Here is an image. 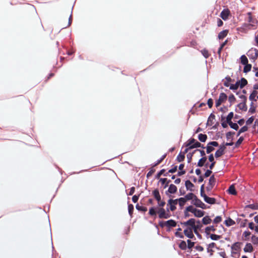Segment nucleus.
Here are the masks:
<instances>
[{"mask_svg":"<svg viewBox=\"0 0 258 258\" xmlns=\"http://www.w3.org/2000/svg\"><path fill=\"white\" fill-rule=\"evenodd\" d=\"M180 224L185 226H189L199 239H202L203 238L202 235L197 232V229L203 227L200 220H196V219L191 218L186 221L180 222Z\"/></svg>","mask_w":258,"mask_h":258,"instance_id":"f257e3e1","label":"nucleus"},{"mask_svg":"<svg viewBox=\"0 0 258 258\" xmlns=\"http://www.w3.org/2000/svg\"><path fill=\"white\" fill-rule=\"evenodd\" d=\"M166 203L163 200H161L159 202H157V206H153L149 208L148 214L152 217H155V218H157V212L156 210L158 209V207L159 208H164V206L165 205Z\"/></svg>","mask_w":258,"mask_h":258,"instance_id":"f03ea898","label":"nucleus"},{"mask_svg":"<svg viewBox=\"0 0 258 258\" xmlns=\"http://www.w3.org/2000/svg\"><path fill=\"white\" fill-rule=\"evenodd\" d=\"M216 183V178L215 177V175L213 174L212 175L210 176L209 179V181L207 186L206 187V191L208 192L209 195H214L212 190L215 185Z\"/></svg>","mask_w":258,"mask_h":258,"instance_id":"7ed1b4c3","label":"nucleus"},{"mask_svg":"<svg viewBox=\"0 0 258 258\" xmlns=\"http://www.w3.org/2000/svg\"><path fill=\"white\" fill-rule=\"evenodd\" d=\"M177 192V186L172 183L169 184L168 188L165 191L166 196L168 198H171L172 195L175 194Z\"/></svg>","mask_w":258,"mask_h":258,"instance_id":"20e7f679","label":"nucleus"},{"mask_svg":"<svg viewBox=\"0 0 258 258\" xmlns=\"http://www.w3.org/2000/svg\"><path fill=\"white\" fill-rule=\"evenodd\" d=\"M215 155L212 153H210L207 157V159L210 163L209 162L206 163L205 164V167H209L211 169H213L216 163V161L215 160Z\"/></svg>","mask_w":258,"mask_h":258,"instance_id":"39448f33","label":"nucleus"},{"mask_svg":"<svg viewBox=\"0 0 258 258\" xmlns=\"http://www.w3.org/2000/svg\"><path fill=\"white\" fill-rule=\"evenodd\" d=\"M156 211L158 214V217L160 219H167L171 216V214L166 213L164 208H158Z\"/></svg>","mask_w":258,"mask_h":258,"instance_id":"423d86ee","label":"nucleus"},{"mask_svg":"<svg viewBox=\"0 0 258 258\" xmlns=\"http://www.w3.org/2000/svg\"><path fill=\"white\" fill-rule=\"evenodd\" d=\"M219 16L224 21H227L229 19V17L231 16L230 11L227 8H224L221 12Z\"/></svg>","mask_w":258,"mask_h":258,"instance_id":"0eeeda50","label":"nucleus"},{"mask_svg":"<svg viewBox=\"0 0 258 258\" xmlns=\"http://www.w3.org/2000/svg\"><path fill=\"white\" fill-rule=\"evenodd\" d=\"M226 149V147L223 145V143H222L220 146H218V149L216 151L214 155L216 159L219 158L221 156L225 154V150Z\"/></svg>","mask_w":258,"mask_h":258,"instance_id":"6e6552de","label":"nucleus"},{"mask_svg":"<svg viewBox=\"0 0 258 258\" xmlns=\"http://www.w3.org/2000/svg\"><path fill=\"white\" fill-rule=\"evenodd\" d=\"M192 229L191 228H186L183 230V233L184 235L189 239L196 240V238L192 232Z\"/></svg>","mask_w":258,"mask_h":258,"instance_id":"1a4fd4ad","label":"nucleus"},{"mask_svg":"<svg viewBox=\"0 0 258 258\" xmlns=\"http://www.w3.org/2000/svg\"><path fill=\"white\" fill-rule=\"evenodd\" d=\"M171 181L170 179H168L167 178H161L159 179V181H158L157 185H159V182H160L161 184V188L162 187L163 189H165L169 186V184Z\"/></svg>","mask_w":258,"mask_h":258,"instance_id":"9d476101","label":"nucleus"},{"mask_svg":"<svg viewBox=\"0 0 258 258\" xmlns=\"http://www.w3.org/2000/svg\"><path fill=\"white\" fill-rule=\"evenodd\" d=\"M201 197L203 198L204 202L208 204L214 205L216 204L217 199L215 198L210 197L206 194L201 196Z\"/></svg>","mask_w":258,"mask_h":258,"instance_id":"9b49d317","label":"nucleus"},{"mask_svg":"<svg viewBox=\"0 0 258 258\" xmlns=\"http://www.w3.org/2000/svg\"><path fill=\"white\" fill-rule=\"evenodd\" d=\"M165 169H162L158 171L154 176V179H158L161 178L160 176L163 175L164 176H170V175L168 174V172H165Z\"/></svg>","mask_w":258,"mask_h":258,"instance_id":"f8f14e48","label":"nucleus"},{"mask_svg":"<svg viewBox=\"0 0 258 258\" xmlns=\"http://www.w3.org/2000/svg\"><path fill=\"white\" fill-rule=\"evenodd\" d=\"M205 213L206 212L204 210L199 209L197 208H195L194 212H192L194 216L197 218H201L203 217Z\"/></svg>","mask_w":258,"mask_h":258,"instance_id":"ddd939ff","label":"nucleus"},{"mask_svg":"<svg viewBox=\"0 0 258 258\" xmlns=\"http://www.w3.org/2000/svg\"><path fill=\"white\" fill-rule=\"evenodd\" d=\"M203 202L196 196H195V198L190 201V204L194 206L195 208L201 207V206Z\"/></svg>","mask_w":258,"mask_h":258,"instance_id":"4468645a","label":"nucleus"},{"mask_svg":"<svg viewBox=\"0 0 258 258\" xmlns=\"http://www.w3.org/2000/svg\"><path fill=\"white\" fill-rule=\"evenodd\" d=\"M152 195L154 197L155 200H156L157 202L161 200V196L160 195V191L158 188H155L152 191Z\"/></svg>","mask_w":258,"mask_h":258,"instance_id":"2eb2a0df","label":"nucleus"},{"mask_svg":"<svg viewBox=\"0 0 258 258\" xmlns=\"http://www.w3.org/2000/svg\"><path fill=\"white\" fill-rule=\"evenodd\" d=\"M184 185L186 188V190L194 191L193 188L195 187V185L189 180L187 179L185 180Z\"/></svg>","mask_w":258,"mask_h":258,"instance_id":"dca6fc26","label":"nucleus"},{"mask_svg":"<svg viewBox=\"0 0 258 258\" xmlns=\"http://www.w3.org/2000/svg\"><path fill=\"white\" fill-rule=\"evenodd\" d=\"M226 191L229 195H236L237 194V191L233 183L229 185Z\"/></svg>","mask_w":258,"mask_h":258,"instance_id":"f3484780","label":"nucleus"},{"mask_svg":"<svg viewBox=\"0 0 258 258\" xmlns=\"http://www.w3.org/2000/svg\"><path fill=\"white\" fill-rule=\"evenodd\" d=\"M257 91L255 90L250 91V93L249 96L248 97L249 100L251 101V102H254L256 101V99L255 97H256L258 99V95H256L257 94Z\"/></svg>","mask_w":258,"mask_h":258,"instance_id":"a211bd4d","label":"nucleus"},{"mask_svg":"<svg viewBox=\"0 0 258 258\" xmlns=\"http://www.w3.org/2000/svg\"><path fill=\"white\" fill-rule=\"evenodd\" d=\"M211 222L212 219H211V217L209 215H207L202 218L201 223L202 225H207L210 224Z\"/></svg>","mask_w":258,"mask_h":258,"instance_id":"6ab92c4d","label":"nucleus"},{"mask_svg":"<svg viewBox=\"0 0 258 258\" xmlns=\"http://www.w3.org/2000/svg\"><path fill=\"white\" fill-rule=\"evenodd\" d=\"M251 233L248 229L245 230L242 235L241 239L243 240L249 241L250 240V235Z\"/></svg>","mask_w":258,"mask_h":258,"instance_id":"aec40b11","label":"nucleus"},{"mask_svg":"<svg viewBox=\"0 0 258 258\" xmlns=\"http://www.w3.org/2000/svg\"><path fill=\"white\" fill-rule=\"evenodd\" d=\"M214 112L213 111L209 115L207 122H206V127L209 125H212L214 123L213 120L215 119Z\"/></svg>","mask_w":258,"mask_h":258,"instance_id":"412c9836","label":"nucleus"},{"mask_svg":"<svg viewBox=\"0 0 258 258\" xmlns=\"http://www.w3.org/2000/svg\"><path fill=\"white\" fill-rule=\"evenodd\" d=\"M239 79L238 77H237L236 82L234 84H230L229 89L232 91H236L239 87Z\"/></svg>","mask_w":258,"mask_h":258,"instance_id":"4be33fe9","label":"nucleus"},{"mask_svg":"<svg viewBox=\"0 0 258 258\" xmlns=\"http://www.w3.org/2000/svg\"><path fill=\"white\" fill-rule=\"evenodd\" d=\"M223 224L227 227H229L235 224V222L232 220L230 217H227L226 220L224 221Z\"/></svg>","mask_w":258,"mask_h":258,"instance_id":"5701e85b","label":"nucleus"},{"mask_svg":"<svg viewBox=\"0 0 258 258\" xmlns=\"http://www.w3.org/2000/svg\"><path fill=\"white\" fill-rule=\"evenodd\" d=\"M70 50H67V51H66V52H61L60 51H59V53H61L62 55H64V54H67L68 55H69V56H71V55H74V53H75L76 52V49H74L72 46V44H71V42H70Z\"/></svg>","mask_w":258,"mask_h":258,"instance_id":"b1692460","label":"nucleus"},{"mask_svg":"<svg viewBox=\"0 0 258 258\" xmlns=\"http://www.w3.org/2000/svg\"><path fill=\"white\" fill-rule=\"evenodd\" d=\"M253 250V246L250 243L246 242L245 247L243 248V251L245 253L251 252Z\"/></svg>","mask_w":258,"mask_h":258,"instance_id":"393cba45","label":"nucleus"},{"mask_svg":"<svg viewBox=\"0 0 258 258\" xmlns=\"http://www.w3.org/2000/svg\"><path fill=\"white\" fill-rule=\"evenodd\" d=\"M253 26H254V24L244 23L241 26L240 29L242 31L245 32L246 31L250 29V27H252Z\"/></svg>","mask_w":258,"mask_h":258,"instance_id":"a878e982","label":"nucleus"},{"mask_svg":"<svg viewBox=\"0 0 258 258\" xmlns=\"http://www.w3.org/2000/svg\"><path fill=\"white\" fill-rule=\"evenodd\" d=\"M228 32V29H225L221 31L218 35V39L219 40H223L227 36Z\"/></svg>","mask_w":258,"mask_h":258,"instance_id":"bb28decb","label":"nucleus"},{"mask_svg":"<svg viewBox=\"0 0 258 258\" xmlns=\"http://www.w3.org/2000/svg\"><path fill=\"white\" fill-rule=\"evenodd\" d=\"M232 81L231 77L227 75L225 77L224 79L222 80V82H223V85L226 87H228L230 86V82Z\"/></svg>","mask_w":258,"mask_h":258,"instance_id":"cd10ccee","label":"nucleus"},{"mask_svg":"<svg viewBox=\"0 0 258 258\" xmlns=\"http://www.w3.org/2000/svg\"><path fill=\"white\" fill-rule=\"evenodd\" d=\"M187 242L183 240H179V243H178V247L180 249L183 250H186L187 248Z\"/></svg>","mask_w":258,"mask_h":258,"instance_id":"c85d7f7f","label":"nucleus"},{"mask_svg":"<svg viewBox=\"0 0 258 258\" xmlns=\"http://www.w3.org/2000/svg\"><path fill=\"white\" fill-rule=\"evenodd\" d=\"M186 242H187V248L188 249L187 250V252H188L190 253H191V249L194 247L196 242L191 241L190 239H187L186 241Z\"/></svg>","mask_w":258,"mask_h":258,"instance_id":"c756f323","label":"nucleus"},{"mask_svg":"<svg viewBox=\"0 0 258 258\" xmlns=\"http://www.w3.org/2000/svg\"><path fill=\"white\" fill-rule=\"evenodd\" d=\"M176 201H178L179 209L181 210L183 209L184 205L187 202L183 197L177 198L176 199Z\"/></svg>","mask_w":258,"mask_h":258,"instance_id":"7c9ffc66","label":"nucleus"},{"mask_svg":"<svg viewBox=\"0 0 258 258\" xmlns=\"http://www.w3.org/2000/svg\"><path fill=\"white\" fill-rule=\"evenodd\" d=\"M207 160V159L205 158V157L201 158L197 163H192L194 165H196V166L198 167H202L203 166H205V164L204 162H206Z\"/></svg>","mask_w":258,"mask_h":258,"instance_id":"2f4dec72","label":"nucleus"},{"mask_svg":"<svg viewBox=\"0 0 258 258\" xmlns=\"http://www.w3.org/2000/svg\"><path fill=\"white\" fill-rule=\"evenodd\" d=\"M167 155V153L164 154L163 155L161 156V157L156 160L155 162L151 164V166L152 167H155L159 164H160L166 157Z\"/></svg>","mask_w":258,"mask_h":258,"instance_id":"473e14b6","label":"nucleus"},{"mask_svg":"<svg viewBox=\"0 0 258 258\" xmlns=\"http://www.w3.org/2000/svg\"><path fill=\"white\" fill-rule=\"evenodd\" d=\"M198 139L201 143H205L208 139V136L205 134L200 133L198 135Z\"/></svg>","mask_w":258,"mask_h":258,"instance_id":"72a5a7b5","label":"nucleus"},{"mask_svg":"<svg viewBox=\"0 0 258 258\" xmlns=\"http://www.w3.org/2000/svg\"><path fill=\"white\" fill-rule=\"evenodd\" d=\"M195 196H196V195H195L192 191H190L189 192H188L187 194H185V196L183 197V198L185 199V200L187 202L189 201H191L192 199L195 198Z\"/></svg>","mask_w":258,"mask_h":258,"instance_id":"f704fd0d","label":"nucleus"},{"mask_svg":"<svg viewBox=\"0 0 258 258\" xmlns=\"http://www.w3.org/2000/svg\"><path fill=\"white\" fill-rule=\"evenodd\" d=\"M244 140V137L240 136L234 143V146L233 148V149L238 148Z\"/></svg>","mask_w":258,"mask_h":258,"instance_id":"c9c22d12","label":"nucleus"},{"mask_svg":"<svg viewBox=\"0 0 258 258\" xmlns=\"http://www.w3.org/2000/svg\"><path fill=\"white\" fill-rule=\"evenodd\" d=\"M248 60L245 54L241 55L239 58V63L242 65H245L248 63Z\"/></svg>","mask_w":258,"mask_h":258,"instance_id":"e433bc0d","label":"nucleus"},{"mask_svg":"<svg viewBox=\"0 0 258 258\" xmlns=\"http://www.w3.org/2000/svg\"><path fill=\"white\" fill-rule=\"evenodd\" d=\"M185 156L182 153L181 150L177 155L175 161L177 162H182L185 160Z\"/></svg>","mask_w":258,"mask_h":258,"instance_id":"4c0bfd02","label":"nucleus"},{"mask_svg":"<svg viewBox=\"0 0 258 258\" xmlns=\"http://www.w3.org/2000/svg\"><path fill=\"white\" fill-rule=\"evenodd\" d=\"M239 88L240 89H242L248 84V82L245 78L241 77L240 79L239 80Z\"/></svg>","mask_w":258,"mask_h":258,"instance_id":"58836bf2","label":"nucleus"},{"mask_svg":"<svg viewBox=\"0 0 258 258\" xmlns=\"http://www.w3.org/2000/svg\"><path fill=\"white\" fill-rule=\"evenodd\" d=\"M235 132L234 131H229L226 133V138L227 141L231 140V141L234 139L233 136L235 135Z\"/></svg>","mask_w":258,"mask_h":258,"instance_id":"ea45409f","label":"nucleus"},{"mask_svg":"<svg viewBox=\"0 0 258 258\" xmlns=\"http://www.w3.org/2000/svg\"><path fill=\"white\" fill-rule=\"evenodd\" d=\"M250 108L248 110V114H254L256 111V106L254 105V103L251 102L250 103Z\"/></svg>","mask_w":258,"mask_h":258,"instance_id":"a19ab883","label":"nucleus"},{"mask_svg":"<svg viewBox=\"0 0 258 258\" xmlns=\"http://www.w3.org/2000/svg\"><path fill=\"white\" fill-rule=\"evenodd\" d=\"M136 209L139 211L145 214L147 211V208L143 206H140L138 203L136 205Z\"/></svg>","mask_w":258,"mask_h":258,"instance_id":"79ce46f5","label":"nucleus"},{"mask_svg":"<svg viewBox=\"0 0 258 258\" xmlns=\"http://www.w3.org/2000/svg\"><path fill=\"white\" fill-rule=\"evenodd\" d=\"M243 243L241 242H235L231 246V249L236 250L237 249L240 248V245H242Z\"/></svg>","mask_w":258,"mask_h":258,"instance_id":"37998d69","label":"nucleus"},{"mask_svg":"<svg viewBox=\"0 0 258 258\" xmlns=\"http://www.w3.org/2000/svg\"><path fill=\"white\" fill-rule=\"evenodd\" d=\"M248 127L246 126L243 125L240 128L238 129L237 132L236 133V137H239L241 134L246 132L248 131Z\"/></svg>","mask_w":258,"mask_h":258,"instance_id":"c03bdc74","label":"nucleus"},{"mask_svg":"<svg viewBox=\"0 0 258 258\" xmlns=\"http://www.w3.org/2000/svg\"><path fill=\"white\" fill-rule=\"evenodd\" d=\"M127 210L128 212V214L131 216V217H133V214L134 210V206L131 204L129 202H127Z\"/></svg>","mask_w":258,"mask_h":258,"instance_id":"a18cd8bd","label":"nucleus"},{"mask_svg":"<svg viewBox=\"0 0 258 258\" xmlns=\"http://www.w3.org/2000/svg\"><path fill=\"white\" fill-rule=\"evenodd\" d=\"M196 153V149L192 151L189 152L186 155L187 162L188 163H190L192 160L194 155Z\"/></svg>","mask_w":258,"mask_h":258,"instance_id":"49530a36","label":"nucleus"},{"mask_svg":"<svg viewBox=\"0 0 258 258\" xmlns=\"http://www.w3.org/2000/svg\"><path fill=\"white\" fill-rule=\"evenodd\" d=\"M236 101V99L235 96L232 93H230L228 96V101L230 103L229 107H231L233 103H234Z\"/></svg>","mask_w":258,"mask_h":258,"instance_id":"de8ad7c7","label":"nucleus"},{"mask_svg":"<svg viewBox=\"0 0 258 258\" xmlns=\"http://www.w3.org/2000/svg\"><path fill=\"white\" fill-rule=\"evenodd\" d=\"M205 168H203V170L205 171V173L203 174V175L205 177L207 178L210 176L211 174L212 173V169L210 168L209 169H206Z\"/></svg>","mask_w":258,"mask_h":258,"instance_id":"09e8293b","label":"nucleus"},{"mask_svg":"<svg viewBox=\"0 0 258 258\" xmlns=\"http://www.w3.org/2000/svg\"><path fill=\"white\" fill-rule=\"evenodd\" d=\"M251 209L252 210H258V204H250L248 205H246L244 207V209Z\"/></svg>","mask_w":258,"mask_h":258,"instance_id":"8fccbe9b","label":"nucleus"},{"mask_svg":"<svg viewBox=\"0 0 258 258\" xmlns=\"http://www.w3.org/2000/svg\"><path fill=\"white\" fill-rule=\"evenodd\" d=\"M228 124L229 125L231 128L234 130L237 131L239 128V126L237 122H233L232 121H231L228 122Z\"/></svg>","mask_w":258,"mask_h":258,"instance_id":"3c124183","label":"nucleus"},{"mask_svg":"<svg viewBox=\"0 0 258 258\" xmlns=\"http://www.w3.org/2000/svg\"><path fill=\"white\" fill-rule=\"evenodd\" d=\"M243 66H244L243 70V73L247 74L251 70V68H252L251 64L247 63L246 64L243 65Z\"/></svg>","mask_w":258,"mask_h":258,"instance_id":"603ef678","label":"nucleus"},{"mask_svg":"<svg viewBox=\"0 0 258 258\" xmlns=\"http://www.w3.org/2000/svg\"><path fill=\"white\" fill-rule=\"evenodd\" d=\"M209 236H210V238L211 240H214V241L218 240H219L222 237L221 235H217V234H215V233L211 234Z\"/></svg>","mask_w":258,"mask_h":258,"instance_id":"864d4df0","label":"nucleus"},{"mask_svg":"<svg viewBox=\"0 0 258 258\" xmlns=\"http://www.w3.org/2000/svg\"><path fill=\"white\" fill-rule=\"evenodd\" d=\"M171 167V168L169 169L168 171V173L169 174V173H174L177 170L178 166L177 165H175L174 164H172Z\"/></svg>","mask_w":258,"mask_h":258,"instance_id":"5fc2aeb1","label":"nucleus"},{"mask_svg":"<svg viewBox=\"0 0 258 258\" xmlns=\"http://www.w3.org/2000/svg\"><path fill=\"white\" fill-rule=\"evenodd\" d=\"M206 153L207 154H210V153H211L212 152L214 151L215 148H214L213 146L209 145V144L208 143L207 145L206 146Z\"/></svg>","mask_w":258,"mask_h":258,"instance_id":"6e6d98bb","label":"nucleus"},{"mask_svg":"<svg viewBox=\"0 0 258 258\" xmlns=\"http://www.w3.org/2000/svg\"><path fill=\"white\" fill-rule=\"evenodd\" d=\"M254 119V116H251L250 117L248 118V119L245 121V125L244 126H246L248 127V126H250L253 122V120Z\"/></svg>","mask_w":258,"mask_h":258,"instance_id":"4d7b16f0","label":"nucleus"},{"mask_svg":"<svg viewBox=\"0 0 258 258\" xmlns=\"http://www.w3.org/2000/svg\"><path fill=\"white\" fill-rule=\"evenodd\" d=\"M223 135V131H221V132L217 131L215 136L212 138V140H217L220 138L222 139Z\"/></svg>","mask_w":258,"mask_h":258,"instance_id":"13d9d810","label":"nucleus"},{"mask_svg":"<svg viewBox=\"0 0 258 258\" xmlns=\"http://www.w3.org/2000/svg\"><path fill=\"white\" fill-rule=\"evenodd\" d=\"M201 52L205 58H208L210 56L209 51L206 48H204L203 49L201 50Z\"/></svg>","mask_w":258,"mask_h":258,"instance_id":"bf43d9fd","label":"nucleus"},{"mask_svg":"<svg viewBox=\"0 0 258 258\" xmlns=\"http://www.w3.org/2000/svg\"><path fill=\"white\" fill-rule=\"evenodd\" d=\"M236 107H238L239 108V110H241L242 111H246L247 110V105H244L240 103L237 104L236 105Z\"/></svg>","mask_w":258,"mask_h":258,"instance_id":"052dcab7","label":"nucleus"},{"mask_svg":"<svg viewBox=\"0 0 258 258\" xmlns=\"http://www.w3.org/2000/svg\"><path fill=\"white\" fill-rule=\"evenodd\" d=\"M172 221L167 220L166 221H163V220H160L159 221V225L162 228H163L164 226H166V225H168V224L169 222H172Z\"/></svg>","mask_w":258,"mask_h":258,"instance_id":"680f3d73","label":"nucleus"},{"mask_svg":"<svg viewBox=\"0 0 258 258\" xmlns=\"http://www.w3.org/2000/svg\"><path fill=\"white\" fill-rule=\"evenodd\" d=\"M252 51L251 49H249L248 52L246 53V54L248 56L250 59L253 60V62H254L255 60L257 58L255 57V55L253 54V53L250 52Z\"/></svg>","mask_w":258,"mask_h":258,"instance_id":"e2e57ef3","label":"nucleus"},{"mask_svg":"<svg viewBox=\"0 0 258 258\" xmlns=\"http://www.w3.org/2000/svg\"><path fill=\"white\" fill-rule=\"evenodd\" d=\"M183 147L187 148L189 151L191 150L192 149L195 150L193 144H190L187 142H184L183 143V144L182 145L181 149L183 148Z\"/></svg>","mask_w":258,"mask_h":258,"instance_id":"0e129e2a","label":"nucleus"},{"mask_svg":"<svg viewBox=\"0 0 258 258\" xmlns=\"http://www.w3.org/2000/svg\"><path fill=\"white\" fill-rule=\"evenodd\" d=\"M251 242L253 245H257L258 244V237L255 236L254 235H252L251 237Z\"/></svg>","mask_w":258,"mask_h":258,"instance_id":"69168bd1","label":"nucleus"},{"mask_svg":"<svg viewBox=\"0 0 258 258\" xmlns=\"http://www.w3.org/2000/svg\"><path fill=\"white\" fill-rule=\"evenodd\" d=\"M222 220V218L221 216H217L213 220V223L214 224H218L220 223Z\"/></svg>","mask_w":258,"mask_h":258,"instance_id":"338daca9","label":"nucleus"},{"mask_svg":"<svg viewBox=\"0 0 258 258\" xmlns=\"http://www.w3.org/2000/svg\"><path fill=\"white\" fill-rule=\"evenodd\" d=\"M219 98L223 102H225L227 99V95L224 92H221L219 95Z\"/></svg>","mask_w":258,"mask_h":258,"instance_id":"774afa93","label":"nucleus"}]
</instances>
